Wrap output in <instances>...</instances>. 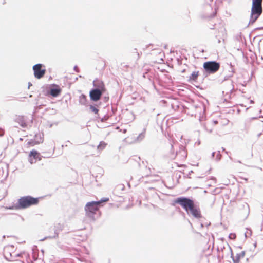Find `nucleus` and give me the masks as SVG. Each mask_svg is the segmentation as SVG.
Wrapping results in <instances>:
<instances>
[{
    "mask_svg": "<svg viewBox=\"0 0 263 263\" xmlns=\"http://www.w3.org/2000/svg\"><path fill=\"white\" fill-rule=\"evenodd\" d=\"M220 64L216 61L205 62L203 64V68L205 71L210 73H214L218 71L220 68Z\"/></svg>",
    "mask_w": 263,
    "mask_h": 263,
    "instance_id": "6",
    "label": "nucleus"
},
{
    "mask_svg": "<svg viewBox=\"0 0 263 263\" xmlns=\"http://www.w3.org/2000/svg\"><path fill=\"white\" fill-rule=\"evenodd\" d=\"M54 86L56 87V88H51L50 91V93L52 96L55 97L58 96L61 93L62 90L58 85Z\"/></svg>",
    "mask_w": 263,
    "mask_h": 263,
    "instance_id": "8",
    "label": "nucleus"
},
{
    "mask_svg": "<svg viewBox=\"0 0 263 263\" xmlns=\"http://www.w3.org/2000/svg\"><path fill=\"white\" fill-rule=\"evenodd\" d=\"M29 157H32L35 159L41 160L40 155L36 150H32L29 154Z\"/></svg>",
    "mask_w": 263,
    "mask_h": 263,
    "instance_id": "9",
    "label": "nucleus"
},
{
    "mask_svg": "<svg viewBox=\"0 0 263 263\" xmlns=\"http://www.w3.org/2000/svg\"><path fill=\"white\" fill-rule=\"evenodd\" d=\"M214 123L215 124H217L218 122L215 121L214 122Z\"/></svg>",
    "mask_w": 263,
    "mask_h": 263,
    "instance_id": "20",
    "label": "nucleus"
},
{
    "mask_svg": "<svg viewBox=\"0 0 263 263\" xmlns=\"http://www.w3.org/2000/svg\"><path fill=\"white\" fill-rule=\"evenodd\" d=\"M95 86L98 88L91 90L89 92V96L92 101L96 102L100 99L102 93L106 91V88L102 82H100L98 85L95 84Z\"/></svg>",
    "mask_w": 263,
    "mask_h": 263,
    "instance_id": "4",
    "label": "nucleus"
},
{
    "mask_svg": "<svg viewBox=\"0 0 263 263\" xmlns=\"http://www.w3.org/2000/svg\"><path fill=\"white\" fill-rule=\"evenodd\" d=\"M129 66L128 65H124L122 70L124 71L127 72L128 71Z\"/></svg>",
    "mask_w": 263,
    "mask_h": 263,
    "instance_id": "16",
    "label": "nucleus"
},
{
    "mask_svg": "<svg viewBox=\"0 0 263 263\" xmlns=\"http://www.w3.org/2000/svg\"><path fill=\"white\" fill-rule=\"evenodd\" d=\"M217 13V9L214 8L211 14H208L207 17L210 18L214 17Z\"/></svg>",
    "mask_w": 263,
    "mask_h": 263,
    "instance_id": "14",
    "label": "nucleus"
},
{
    "mask_svg": "<svg viewBox=\"0 0 263 263\" xmlns=\"http://www.w3.org/2000/svg\"><path fill=\"white\" fill-rule=\"evenodd\" d=\"M199 76V71H194L190 77L191 80L196 81Z\"/></svg>",
    "mask_w": 263,
    "mask_h": 263,
    "instance_id": "11",
    "label": "nucleus"
},
{
    "mask_svg": "<svg viewBox=\"0 0 263 263\" xmlns=\"http://www.w3.org/2000/svg\"><path fill=\"white\" fill-rule=\"evenodd\" d=\"M174 202L180 205L187 213L199 214L200 212L199 206L191 199L179 197L176 199Z\"/></svg>",
    "mask_w": 263,
    "mask_h": 263,
    "instance_id": "1",
    "label": "nucleus"
},
{
    "mask_svg": "<svg viewBox=\"0 0 263 263\" xmlns=\"http://www.w3.org/2000/svg\"><path fill=\"white\" fill-rule=\"evenodd\" d=\"M107 144L106 143H105V142L101 141L100 142L99 144L98 145V147H97L98 149L101 150V151L104 149L106 147Z\"/></svg>",
    "mask_w": 263,
    "mask_h": 263,
    "instance_id": "12",
    "label": "nucleus"
},
{
    "mask_svg": "<svg viewBox=\"0 0 263 263\" xmlns=\"http://www.w3.org/2000/svg\"><path fill=\"white\" fill-rule=\"evenodd\" d=\"M80 103L83 105H85L86 104L87 102V98L84 95H82L80 96Z\"/></svg>",
    "mask_w": 263,
    "mask_h": 263,
    "instance_id": "13",
    "label": "nucleus"
},
{
    "mask_svg": "<svg viewBox=\"0 0 263 263\" xmlns=\"http://www.w3.org/2000/svg\"><path fill=\"white\" fill-rule=\"evenodd\" d=\"M39 143L40 142L38 141H36L35 140H30L26 143V147L27 148H29L31 146H34L39 144Z\"/></svg>",
    "mask_w": 263,
    "mask_h": 263,
    "instance_id": "10",
    "label": "nucleus"
},
{
    "mask_svg": "<svg viewBox=\"0 0 263 263\" xmlns=\"http://www.w3.org/2000/svg\"><path fill=\"white\" fill-rule=\"evenodd\" d=\"M207 130L209 131V133H211L212 132V129H208Z\"/></svg>",
    "mask_w": 263,
    "mask_h": 263,
    "instance_id": "19",
    "label": "nucleus"
},
{
    "mask_svg": "<svg viewBox=\"0 0 263 263\" xmlns=\"http://www.w3.org/2000/svg\"><path fill=\"white\" fill-rule=\"evenodd\" d=\"M90 108L93 112H94L96 114H98L99 110L96 107H95L92 105H91L90 106Z\"/></svg>",
    "mask_w": 263,
    "mask_h": 263,
    "instance_id": "15",
    "label": "nucleus"
},
{
    "mask_svg": "<svg viewBox=\"0 0 263 263\" xmlns=\"http://www.w3.org/2000/svg\"><path fill=\"white\" fill-rule=\"evenodd\" d=\"M262 0H252L250 22L254 23L262 12Z\"/></svg>",
    "mask_w": 263,
    "mask_h": 263,
    "instance_id": "3",
    "label": "nucleus"
},
{
    "mask_svg": "<svg viewBox=\"0 0 263 263\" xmlns=\"http://www.w3.org/2000/svg\"><path fill=\"white\" fill-rule=\"evenodd\" d=\"M4 134V130L3 129L0 128V136H3Z\"/></svg>",
    "mask_w": 263,
    "mask_h": 263,
    "instance_id": "17",
    "label": "nucleus"
},
{
    "mask_svg": "<svg viewBox=\"0 0 263 263\" xmlns=\"http://www.w3.org/2000/svg\"><path fill=\"white\" fill-rule=\"evenodd\" d=\"M108 198H103L98 201H92L87 203L85 210L87 212L95 213L98 211L99 208L102 206L103 203L109 201Z\"/></svg>",
    "mask_w": 263,
    "mask_h": 263,
    "instance_id": "5",
    "label": "nucleus"
},
{
    "mask_svg": "<svg viewBox=\"0 0 263 263\" xmlns=\"http://www.w3.org/2000/svg\"><path fill=\"white\" fill-rule=\"evenodd\" d=\"M40 198H34L30 196L21 197L18 201V209H26L39 204Z\"/></svg>",
    "mask_w": 263,
    "mask_h": 263,
    "instance_id": "2",
    "label": "nucleus"
},
{
    "mask_svg": "<svg viewBox=\"0 0 263 263\" xmlns=\"http://www.w3.org/2000/svg\"><path fill=\"white\" fill-rule=\"evenodd\" d=\"M43 65L41 64H37L33 66L34 77L38 79H41L45 74V69H42Z\"/></svg>",
    "mask_w": 263,
    "mask_h": 263,
    "instance_id": "7",
    "label": "nucleus"
},
{
    "mask_svg": "<svg viewBox=\"0 0 263 263\" xmlns=\"http://www.w3.org/2000/svg\"><path fill=\"white\" fill-rule=\"evenodd\" d=\"M195 216L196 217H200V215L195 214Z\"/></svg>",
    "mask_w": 263,
    "mask_h": 263,
    "instance_id": "18",
    "label": "nucleus"
}]
</instances>
